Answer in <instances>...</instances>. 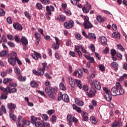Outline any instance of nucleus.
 <instances>
[{
	"label": "nucleus",
	"mask_w": 127,
	"mask_h": 127,
	"mask_svg": "<svg viewBox=\"0 0 127 127\" xmlns=\"http://www.w3.org/2000/svg\"><path fill=\"white\" fill-rule=\"evenodd\" d=\"M11 55L12 57L8 58V62L10 65L12 66H14L16 63V60H15V58L12 55V53H11Z\"/></svg>",
	"instance_id": "1a4fd4ad"
},
{
	"label": "nucleus",
	"mask_w": 127,
	"mask_h": 127,
	"mask_svg": "<svg viewBox=\"0 0 127 127\" xmlns=\"http://www.w3.org/2000/svg\"><path fill=\"white\" fill-rule=\"evenodd\" d=\"M75 82L79 89H82V88H83V87L82 86V82H81V80L75 79Z\"/></svg>",
	"instance_id": "c756f323"
},
{
	"label": "nucleus",
	"mask_w": 127,
	"mask_h": 127,
	"mask_svg": "<svg viewBox=\"0 0 127 127\" xmlns=\"http://www.w3.org/2000/svg\"><path fill=\"white\" fill-rule=\"evenodd\" d=\"M111 65L113 66L114 68L115 69L119 68V64L116 62H113L111 64Z\"/></svg>",
	"instance_id": "ea45409f"
},
{
	"label": "nucleus",
	"mask_w": 127,
	"mask_h": 127,
	"mask_svg": "<svg viewBox=\"0 0 127 127\" xmlns=\"http://www.w3.org/2000/svg\"><path fill=\"white\" fill-rule=\"evenodd\" d=\"M7 44L10 46V47H14V46H15V44H14L12 42H8Z\"/></svg>",
	"instance_id": "680f3d73"
},
{
	"label": "nucleus",
	"mask_w": 127,
	"mask_h": 127,
	"mask_svg": "<svg viewBox=\"0 0 127 127\" xmlns=\"http://www.w3.org/2000/svg\"><path fill=\"white\" fill-rule=\"evenodd\" d=\"M43 67L42 68H39L37 71L35 70H33V73L35 74V75H37V76H40V75H44V71H45V69L46 68V66H47V64L43 63L42 64Z\"/></svg>",
	"instance_id": "f03ea898"
},
{
	"label": "nucleus",
	"mask_w": 127,
	"mask_h": 127,
	"mask_svg": "<svg viewBox=\"0 0 127 127\" xmlns=\"http://www.w3.org/2000/svg\"><path fill=\"white\" fill-rule=\"evenodd\" d=\"M90 121L93 125H95V124H97V123H98L97 119H96V117L94 116H91L90 118Z\"/></svg>",
	"instance_id": "393cba45"
},
{
	"label": "nucleus",
	"mask_w": 127,
	"mask_h": 127,
	"mask_svg": "<svg viewBox=\"0 0 127 127\" xmlns=\"http://www.w3.org/2000/svg\"><path fill=\"white\" fill-rule=\"evenodd\" d=\"M13 28L14 29H18V30H22V26L19 24H13Z\"/></svg>",
	"instance_id": "b1692460"
},
{
	"label": "nucleus",
	"mask_w": 127,
	"mask_h": 127,
	"mask_svg": "<svg viewBox=\"0 0 127 127\" xmlns=\"http://www.w3.org/2000/svg\"><path fill=\"white\" fill-rule=\"evenodd\" d=\"M9 117L12 119V121H16V117H15L14 115H12L11 114H10Z\"/></svg>",
	"instance_id": "69168bd1"
},
{
	"label": "nucleus",
	"mask_w": 127,
	"mask_h": 127,
	"mask_svg": "<svg viewBox=\"0 0 127 127\" xmlns=\"http://www.w3.org/2000/svg\"><path fill=\"white\" fill-rule=\"evenodd\" d=\"M32 57L35 60H38V59H41V54L39 53L34 51V53L32 54Z\"/></svg>",
	"instance_id": "f8f14e48"
},
{
	"label": "nucleus",
	"mask_w": 127,
	"mask_h": 127,
	"mask_svg": "<svg viewBox=\"0 0 127 127\" xmlns=\"http://www.w3.org/2000/svg\"><path fill=\"white\" fill-rule=\"evenodd\" d=\"M84 28L85 29H89L93 27V25L91 23V22L89 21V17L86 16L84 17Z\"/></svg>",
	"instance_id": "423d86ee"
},
{
	"label": "nucleus",
	"mask_w": 127,
	"mask_h": 127,
	"mask_svg": "<svg viewBox=\"0 0 127 127\" xmlns=\"http://www.w3.org/2000/svg\"><path fill=\"white\" fill-rule=\"evenodd\" d=\"M56 19H57V20H59V21H65L66 17L64 15H60L56 18Z\"/></svg>",
	"instance_id": "a211bd4d"
},
{
	"label": "nucleus",
	"mask_w": 127,
	"mask_h": 127,
	"mask_svg": "<svg viewBox=\"0 0 127 127\" xmlns=\"http://www.w3.org/2000/svg\"><path fill=\"white\" fill-rule=\"evenodd\" d=\"M17 89L15 88H11L10 89V87L8 88V92L7 94H11V93H16Z\"/></svg>",
	"instance_id": "bb28decb"
},
{
	"label": "nucleus",
	"mask_w": 127,
	"mask_h": 127,
	"mask_svg": "<svg viewBox=\"0 0 127 127\" xmlns=\"http://www.w3.org/2000/svg\"><path fill=\"white\" fill-rule=\"evenodd\" d=\"M17 79L20 82H25L26 81V76H22L20 75L18 76Z\"/></svg>",
	"instance_id": "a878e982"
},
{
	"label": "nucleus",
	"mask_w": 127,
	"mask_h": 127,
	"mask_svg": "<svg viewBox=\"0 0 127 127\" xmlns=\"http://www.w3.org/2000/svg\"><path fill=\"white\" fill-rule=\"evenodd\" d=\"M24 14L25 15V16L27 17V18H28V19H30L31 17H30V14H29V13L27 11H25L24 12Z\"/></svg>",
	"instance_id": "5fc2aeb1"
},
{
	"label": "nucleus",
	"mask_w": 127,
	"mask_h": 127,
	"mask_svg": "<svg viewBox=\"0 0 127 127\" xmlns=\"http://www.w3.org/2000/svg\"><path fill=\"white\" fill-rule=\"evenodd\" d=\"M98 68H99L100 70L103 72V71H105V66L103 64H99L98 65Z\"/></svg>",
	"instance_id": "09e8293b"
},
{
	"label": "nucleus",
	"mask_w": 127,
	"mask_h": 127,
	"mask_svg": "<svg viewBox=\"0 0 127 127\" xmlns=\"http://www.w3.org/2000/svg\"><path fill=\"white\" fill-rule=\"evenodd\" d=\"M30 85L32 88H36L38 86V84L35 81H32L30 82Z\"/></svg>",
	"instance_id": "7c9ffc66"
},
{
	"label": "nucleus",
	"mask_w": 127,
	"mask_h": 127,
	"mask_svg": "<svg viewBox=\"0 0 127 127\" xmlns=\"http://www.w3.org/2000/svg\"><path fill=\"white\" fill-rule=\"evenodd\" d=\"M41 127H50V124L47 122H43Z\"/></svg>",
	"instance_id": "a19ab883"
},
{
	"label": "nucleus",
	"mask_w": 127,
	"mask_h": 127,
	"mask_svg": "<svg viewBox=\"0 0 127 127\" xmlns=\"http://www.w3.org/2000/svg\"><path fill=\"white\" fill-rule=\"evenodd\" d=\"M7 108L9 110H14L16 108V106L14 103H10L7 104Z\"/></svg>",
	"instance_id": "4be33fe9"
},
{
	"label": "nucleus",
	"mask_w": 127,
	"mask_h": 127,
	"mask_svg": "<svg viewBox=\"0 0 127 127\" xmlns=\"http://www.w3.org/2000/svg\"><path fill=\"white\" fill-rule=\"evenodd\" d=\"M102 45H107V38L104 36L100 37Z\"/></svg>",
	"instance_id": "f3484780"
},
{
	"label": "nucleus",
	"mask_w": 127,
	"mask_h": 127,
	"mask_svg": "<svg viewBox=\"0 0 127 127\" xmlns=\"http://www.w3.org/2000/svg\"><path fill=\"white\" fill-rule=\"evenodd\" d=\"M88 38L91 39H96L97 37H96V35L94 33H88Z\"/></svg>",
	"instance_id": "cd10ccee"
},
{
	"label": "nucleus",
	"mask_w": 127,
	"mask_h": 127,
	"mask_svg": "<svg viewBox=\"0 0 127 127\" xmlns=\"http://www.w3.org/2000/svg\"><path fill=\"white\" fill-rule=\"evenodd\" d=\"M113 38H120V33L118 32H115L112 33Z\"/></svg>",
	"instance_id": "473e14b6"
},
{
	"label": "nucleus",
	"mask_w": 127,
	"mask_h": 127,
	"mask_svg": "<svg viewBox=\"0 0 127 127\" xmlns=\"http://www.w3.org/2000/svg\"><path fill=\"white\" fill-rule=\"evenodd\" d=\"M8 87H7L6 88H4V87H2V86H0V90H1V91H3V92H4V93H5V94L6 95H7V93H8Z\"/></svg>",
	"instance_id": "2f4dec72"
},
{
	"label": "nucleus",
	"mask_w": 127,
	"mask_h": 127,
	"mask_svg": "<svg viewBox=\"0 0 127 127\" xmlns=\"http://www.w3.org/2000/svg\"><path fill=\"white\" fill-rule=\"evenodd\" d=\"M42 118L43 120H45V121L48 120V116L46 114H43L42 115Z\"/></svg>",
	"instance_id": "4d7b16f0"
},
{
	"label": "nucleus",
	"mask_w": 127,
	"mask_h": 127,
	"mask_svg": "<svg viewBox=\"0 0 127 127\" xmlns=\"http://www.w3.org/2000/svg\"><path fill=\"white\" fill-rule=\"evenodd\" d=\"M90 9H89V8H87L86 6H83L82 7V11L84 13H88L89 11H90Z\"/></svg>",
	"instance_id": "4c0bfd02"
},
{
	"label": "nucleus",
	"mask_w": 127,
	"mask_h": 127,
	"mask_svg": "<svg viewBox=\"0 0 127 127\" xmlns=\"http://www.w3.org/2000/svg\"><path fill=\"white\" fill-rule=\"evenodd\" d=\"M7 75V72L6 71H2L1 72V77H2L4 78V77H5Z\"/></svg>",
	"instance_id": "774afa93"
},
{
	"label": "nucleus",
	"mask_w": 127,
	"mask_h": 127,
	"mask_svg": "<svg viewBox=\"0 0 127 127\" xmlns=\"http://www.w3.org/2000/svg\"><path fill=\"white\" fill-rule=\"evenodd\" d=\"M84 56L87 60H89L90 61H91V63L88 62L86 64L87 67L88 68H90V67L91 66V63H95V60L93 57H90V56H87V55H84Z\"/></svg>",
	"instance_id": "6e6552de"
},
{
	"label": "nucleus",
	"mask_w": 127,
	"mask_h": 127,
	"mask_svg": "<svg viewBox=\"0 0 127 127\" xmlns=\"http://www.w3.org/2000/svg\"><path fill=\"white\" fill-rule=\"evenodd\" d=\"M52 47L55 50H57V49H59V44L57 43H54L52 45Z\"/></svg>",
	"instance_id": "72a5a7b5"
},
{
	"label": "nucleus",
	"mask_w": 127,
	"mask_h": 127,
	"mask_svg": "<svg viewBox=\"0 0 127 127\" xmlns=\"http://www.w3.org/2000/svg\"><path fill=\"white\" fill-rule=\"evenodd\" d=\"M91 86H94L95 88L100 91L101 90V85H100V82L97 80H91L90 81Z\"/></svg>",
	"instance_id": "0eeeda50"
},
{
	"label": "nucleus",
	"mask_w": 127,
	"mask_h": 127,
	"mask_svg": "<svg viewBox=\"0 0 127 127\" xmlns=\"http://www.w3.org/2000/svg\"><path fill=\"white\" fill-rule=\"evenodd\" d=\"M86 114L87 113H84L82 115V121H83V122H88V121H89V118L86 115Z\"/></svg>",
	"instance_id": "f704fd0d"
},
{
	"label": "nucleus",
	"mask_w": 127,
	"mask_h": 127,
	"mask_svg": "<svg viewBox=\"0 0 127 127\" xmlns=\"http://www.w3.org/2000/svg\"><path fill=\"white\" fill-rule=\"evenodd\" d=\"M34 124L36 127H41L42 126V124L39 122H37Z\"/></svg>",
	"instance_id": "6e6d98bb"
},
{
	"label": "nucleus",
	"mask_w": 127,
	"mask_h": 127,
	"mask_svg": "<svg viewBox=\"0 0 127 127\" xmlns=\"http://www.w3.org/2000/svg\"><path fill=\"white\" fill-rule=\"evenodd\" d=\"M111 93L112 96H120L125 94V90H124L120 82H117L116 86L111 89Z\"/></svg>",
	"instance_id": "f257e3e1"
},
{
	"label": "nucleus",
	"mask_w": 127,
	"mask_h": 127,
	"mask_svg": "<svg viewBox=\"0 0 127 127\" xmlns=\"http://www.w3.org/2000/svg\"><path fill=\"white\" fill-rule=\"evenodd\" d=\"M12 55H13V57H14V58L16 60V61H17L18 65H21V64H22V62H21L20 60H19V59L17 58V55L16 54V53L14 52H12Z\"/></svg>",
	"instance_id": "dca6fc26"
},
{
	"label": "nucleus",
	"mask_w": 127,
	"mask_h": 127,
	"mask_svg": "<svg viewBox=\"0 0 127 127\" xmlns=\"http://www.w3.org/2000/svg\"><path fill=\"white\" fill-rule=\"evenodd\" d=\"M97 20L99 22H103L104 21V19L102 18V16L101 15L97 16Z\"/></svg>",
	"instance_id": "49530a36"
},
{
	"label": "nucleus",
	"mask_w": 127,
	"mask_h": 127,
	"mask_svg": "<svg viewBox=\"0 0 127 127\" xmlns=\"http://www.w3.org/2000/svg\"><path fill=\"white\" fill-rule=\"evenodd\" d=\"M127 77V73H124L123 74L122 76H121L120 78L119 79V81L120 82H122L124 81V78Z\"/></svg>",
	"instance_id": "de8ad7c7"
},
{
	"label": "nucleus",
	"mask_w": 127,
	"mask_h": 127,
	"mask_svg": "<svg viewBox=\"0 0 127 127\" xmlns=\"http://www.w3.org/2000/svg\"><path fill=\"white\" fill-rule=\"evenodd\" d=\"M35 39L36 40V44H37V45H38V44H39V41H40V36H41L40 35V34H39L37 32H35Z\"/></svg>",
	"instance_id": "6ab92c4d"
},
{
	"label": "nucleus",
	"mask_w": 127,
	"mask_h": 127,
	"mask_svg": "<svg viewBox=\"0 0 127 127\" xmlns=\"http://www.w3.org/2000/svg\"><path fill=\"white\" fill-rule=\"evenodd\" d=\"M68 82L69 83V85L71 87V90L74 91V89H75V87H76V85L75 84V81L71 77H68Z\"/></svg>",
	"instance_id": "9d476101"
},
{
	"label": "nucleus",
	"mask_w": 127,
	"mask_h": 127,
	"mask_svg": "<svg viewBox=\"0 0 127 127\" xmlns=\"http://www.w3.org/2000/svg\"><path fill=\"white\" fill-rule=\"evenodd\" d=\"M0 100H6V99H7V96H4V95L1 94L0 96Z\"/></svg>",
	"instance_id": "13d9d810"
},
{
	"label": "nucleus",
	"mask_w": 127,
	"mask_h": 127,
	"mask_svg": "<svg viewBox=\"0 0 127 127\" xmlns=\"http://www.w3.org/2000/svg\"><path fill=\"white\" fill-rule=\"evenodd\" d=\"M116 123L117 126H118L119 127H122L123 123H122V122H121V121H118L116 122Z\"/></svg>",
	"instance_id": "e2e57ef3"
},
{
	"label": "nucleus",
	"mask_w": 127,
	"mask_h": 127,
	"mask_svg": "<svg viewBox=\"0 0 127 127\" xmlns=\"http://www.w3.org/2000/svg\"><path fill=\"white\" fill-rule=\"evenodd\" d=\"M14 72L16 75H19L20 74V69L18 67H15L14 69Z\"/></svg>",
	"instance_id": "c03bdc74"
},
{
	"label": "nucleus",
	"mask_w": 127,
	"mask_h": 127,
	"mask_svg": "<svg viewBox=\"0 0 127 127\" xmlns=\"http://www.w3.org/2000/svg\"><path fill=\"white\" fill-rule=\"evenodd\" d=\"M64 25L65 28L70 29V28H72L74 26V21L70 20L68 22H64Z\"/></svg>",
	"instance_id": "9b49d317"
},
{
	"label": "nucleus",
	"mask_w": 127,
	"mask_h": 127,
	"mask_svg": "<svg viewBox=\"0 0 127 127\" xmlns=\"http://www.w3.org/2000/svg\"><path fill=\"white\" fill-rule=\"evenodd\" d=\"M52 124H55L56 123V116L53 115L52 117Z\"/></svg>",
	"instance_id": "603ef678"
},
{
	"label": "nucleus",
	"mask_w": 127,
	"mask_h": 127,
	"mask_svg": "<svg viewBox=\"0 0 127 127\" xmlns=\"http://www.w3.org/2000/svg\"><path fill=\"white\" fill-rule=\"evenodd\" d=\"M41 2L43 4H49L50 3V0H41Z\"/></svg>",
	"instance_id": "79ce46f5"
},
{
	"label": "nucleus",
	"mask_w": 127,
	"mask_h": 127,
	"mask_svg": "<svg viewBox=\"0 0 127 127\" xmlns=\"http://www.w3.org/2000/svg\"><path fill=\"white\" fill-rule=\"evenodd\" d=\"M36 5L39 9H42L43 6H42V4H41V3H37Z\"/></svg>",
	"instance_id": "0e129e2a"
},
{
	"label": "nucleus",
	"mask_w": 127,
	"mask_h": 127,
	"mask_svg": "<svg viewBox=\"0 0 127 127\" xmlns=\"http://www.w3.org/2000/svg\"><path fill=\"white\" fill-rule=\"evenodd\" d=\"M8 55V51L3 50L0 52V57H5Z\"/></svg>",
	"instance_id": "412c9836"
},
{
	"label": "nucleus",
	"mask_w": 127,
	"mask_h": 127,
	"mask_svg": "<svg viewBox=\"0 0 127 127\" xmlns=\"http://www.w3.org/2000/svg\"><path fill=\"white\" fill-rule=\"evenodd\" d=\"M67 121L69 123V126H72L73 124V117L71 116V115H68L67 116Z\"/></svg>",
	"instance_id": "5701e85b"
},
{
	"label": "nucleus",
	"mask_w": 127,
	"mask_h": 127,
	"mask_svg": "<svg viewBox=\"0 0 127 127\" xmlns=\"http://www.w3.org/2000/svg\"><path fill=\"white\" fill-rule=\"evenodd\" d=\"M14 38L16 42H19L20 41V39H19V37L18 35L15 36Z\"/></svg>",
	"instance_id": "338daca9"
},
{
	"label": "nucleus",
	"mask_w": 127,
	"mask_h": 127,
	"mask_svg": "<svg viewBox=\"0 0 127 127\" xmlns=\"http://www.w3.org/2000/svg\"><path fill=\"white\" fill-rule=\"evenodd\" d=\"M75 38L76 39H77V40H81L82 39V37L81 36L80 33H77L75 35Z\"/></svg>",
	"instance_id": "8fccbe9b"
},
{
	"label": "nucleus",
	"mask_w": 127,
	"mask_h": 127,
	"mask_svg": "<svg viewBox=\"0 0 127 127\" xmlns=\"http://www.w3.org/2000/svg\"><path fill=\"white\" fill-rule=\"evenodd\" d=\"M117 48L120 50V51H122L123 52H124L125 51V48H124L121 44L117 45Z\"/></svg>",
	"instance_id": "37998d69"
},
{
	"label": "nucleus",
	"mask_w": 127,
	"mask_h": 127,
	"mask_svg": "<svg viewBox=\"0 0 127 127\" xmlns=\"http://www.w3.org/2000/svg\"><path fill=\"white\" fill-rule=\"evenodd\" d=\"M6 20L9 24H11V23H12V20H11V18L10 17H7Z\"/></svg>",
	"instance_id": "052dcab7"
},
{
	"label": "nucleus",
	"mask_w": 127,
	"mask_h": 127,
	"mask_svg": "<svg viewBox=\"0 0 127 127\" xmlns=\"http://www.w3.org/2000/svg\"><path fill=\"white\" fill-rule=\"evenodd\" d=\"M62 98L64 102H65V103H68L69 101V96H68L67 94H64V95H62Z\"/></svg>",
	"instance_id": "aec40b11"
},
{
	"label": "nucleus",
	"mask_w": 127,
	"mask_h": 127,
	"mask_svg": "<svg viewBox=\"0 0 127 127\" xmlns=\"http://www.w3.org/2000/svg\"><path fill=\"white\" fill-rule=\"evenodd\" d=\"M22 117L20 116H18V121L16 123V126L17 127H21V123L20 122V121Z\"/></svg>",
	"instance_id": "c85d7f7f"
},
{
	"label": "nucleus",
	"mask_w": 127,
	"mask_h": 127,
	"mask_svg": "<svg viewBox=\"0 0 127 127\" xmlns=\"http://www.w3.org/2000/svg\"><path fill=\"white\" fill-rule=\"evenodd\" d=\"M37 119L35 117H31V122L32 124H35Z\"/></svg>",
	"instance_id": "a18cd8bd"
},
{
	"label": "nucleus",
	"mask_w": 127,
	"mask_h": 127,
	"mask_svg": "<svg viewBox=\"0 0 127 127\" xmlns=\"http://www.w3.org/2000/svg\"><path fill=\"white\" fill-rule=\"evenodd\" d=\"M83 45H79L78 46H75L74 51L75 52H77L78 51H80V48L82 49V47Z\"/></svg>",
	"instance_id": "e433bc0d"
},
{
	"label": "nucleus",
	"mask_w": 127,
	"mask_h": 127,
	"mask_svg": "<svg viewBox=\"0 0 127 127\" xmlns=\"http://www.w3.org/2000/svg\"><path fill=\"white\" fill-rule=\"evenodd\" d=\"M46 10L47 11L46 18L48 20H49V19H50V15L52 14V12H51V11H54V10H55V8H54V6L52 5H47L46 6Z\"/></svg>",
	"instance_id": "20e7f679"
},
{
	"label": "nucleus",
	"mask_w": 127,
	"mask_h": 127,
	"mask_svg": "<svg viewBox=\"0 0 127 127\" xmlns=\"http://www.w3.org/2000/svg\"><path fill=\"white\" fill-rule=\"evenodd\" d=\"M111 53L112 56H115V55H116V53H117V52L116 51V50L112 49L111 50Z\"/></svg>",
	"instance_id": "bf43d9fd"
},
{
	"label": "nucleus",
	"mask_w": 127,
	"mask_h": 127,
	"mask_svg": "<svg viewBox=\"0 0 127 127\" xmlns=\"http://www.w3.org/2000/svg\"><path fill=\"white\" fill-rule=\"evenodd\" d=\"M57 90V88H52V87L48 86L47 87L45 91L47 94H48L49 97L50 98H53L54 96V93L55 92V91Z\"/></svg>",
	"instance_id": "7ed1b4c3"
},
{
	"label": "nucleus",
	"mask_w": 127,
	"mask_h": 127,
	"mask_svg": "<svg viewBox=\"0 0 127 127\" xmlns=\"http://www.w3.org/2000/svg\"><path fill=\"white\" fill-rule=\"evenodd\" d=\"M95 94L96 89L95 88H91L89 92L86 93V95L88 96V97H89L90 98H92L93 96H95Z\"/></svg>",
	"instance_id": "ddd939ff"
},
{
	"label": "nucleus",
	"mask_w": 127,
	"mask_h": 127,
	"mask_svg": "<svg viewBox=\"0 0 127 127\" xmlns=\"http://www.w3.org/2000/svg\"><path fill=\"white\" fill-rule=\"evenodd\" d=\"M7 37L9 40H14V37H13V36L10 34H8L7 35Z\"/></svg>",
	"instance_id": "864d4df0"
},
{
	"label": "nucleus",
	"mask_w": 127,
	"mask_h": 127,
	"mask_svg": "<svg viewBox=\"0 0 127 127\" xmlns=\"http://www.w3.org/2000/svg\"><path fill=\"white\" fill-rule=\"evenodd\" d=\"M59 86L61 90H62V91H65L66 90V87H65L64 83H63V82H61Z\"/></svg>",
	"instance_id": "c9c22d12"
},
{
	"label": "nucleus",
	"mask_w": 127,
	"mask_h": 127,
	"mask_svg": "<svg viewBox=\"0 0 127 127\" xmlns=\"http://www.w3.org/2000/svg\"><path fill=\"white\" fill-rule=\"evenodd\" d=\"M103 91H105V99L107 102L112 101V95L110 94V90L108 87H103Z\"/></svg>",
	"instance_id": "39448f33"
},
{
	"label": "nucleus",
	"mask_w": 127,
	"mask_h": 127,
	"mask_svg": "<svg viewBox=\"0 0 127 127\" xmlns=\"http://www.w3.org/2000/svg\"><path fill=\"white\" fill-rule=\"evenodd\" d=\"M74 101L75 104L77 105V106H79L80 107H83V106L85 105L84 101H83L82 100H80L78 98H75Z\"/></svg>",
	"instance_id": "4468645a"
},
{
	"label": "nucleus",
	"mask_w": 127,
	"mask_h": 127,
	"mask_svg": "<svg viewBox=\"0 0 127 127\" xmlns=\"http://www.w3.org/2000/svg\"><path fill=\"white\" fill-rule=\"evenodd\" d=\"M11 81H12V79L11 78H6L3 79V84H7L8 82H11Z\"/></svg>",
	"instance_id": "58836bf2"
},
{
	"label": "nucleus",
	"mask_w": 127,
	"mask_h": 127,
	"mask_svg": "<svg viewBox=\"0 0 127 127\" xmlns=\"http://www.w3.org/2000/svg\"><path fill=\"white\" fill-rule=\"evenodd\" d=\"M21 42L23 46H26L28 44V41L26 39L25 36H22L21 39Z\"/></svg>",
	"instance_id": "2eb2a0df"
},
{
	"label": "nucleus",
	"mask_w": 127,
	"mask_h": 127,
	"mask_svg": "<svg viewBox=\"0 0 127 127\" xmlns=\"http://www.w3.org/2000/svg\"><path fill=\"white\" fill-rule=\"evenodd\" d=\"M5 15V12L2 9L0 8V16H4Z\"/></svg>",
	"instance_id": "3c124183"
}]
</instances>
